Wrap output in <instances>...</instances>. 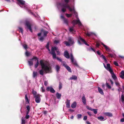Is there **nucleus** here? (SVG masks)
Here are the masks:
<instances>
[{
    "label": "nucleus",
    "instance_id": "31",
    "mask_svg": "<svg viewBox=\"0 0 124 124\" xmlns=\"http://www.w3.org/2000/svg\"><path fill=\"white\" fill-rule=\"evenodd\" d=\"M75 26H73L70 27L69 28V31L71 32H73L74 31L73 28Z\"/></svg>",
    "mask_w": 124,
    "mask_h": 124
},
{
    "label": "nucleus",
    "instance_id": "4",
    "mask_svg": "<svg viewBox=\"0 0 124 124\" xmlns=\"http://www.w3.org/2000/svg\"><path fill=\"white\" fill-rule=\"evenodd\" d=\"M70 55V59L71 60V62L74 65L77 67H78V65L77 62L76 60L74 59L72 54H71Z\"/></svg>",
    "mask_w": 124,
    "mask_h": 124
},
{
    "label": "nucleus",
    "instance_id": "49",
    "mask_svg": "<svg viewBox=\"0 0 124 124\" xmlns=\"http://www.w3.org/2000/svg\"><path fill=\"white\" fill-rule=\"evenodd\" d=\"M62 11L63 12H64L66 11V8H64L62 7Z\"/></svg>",
    "mask_w": 124,
    "mask_h": 124
},
{
    "label": "nucleus",
    "instance_id": "42",
    "mask_svg": "<svg viewBox=\"0 0 124 124\" xmlns=\"http://www.w3.org/2000/svg\"><path fill=\"white\" fill-rule=\"evenodd\" d=\"M86 108L89 110L92 111L93 108H91L89 107L88 106H87L86 107Z\"/></svg>",
    "mask_w": 124,
    "mask_h": 124
},
{
    "label": "nucleus",
    "instance_id": "23",
    "mask_svg": "<svg viewBox=\"0 0 124 124\" xmlns=\"http://www.w3.org/2000/svg\"><path fill=\"white\" fill-rule=\"evenodd\" d=\"M120 77L123 79H124V71L122 70L121 72V75Z\"/></svg>",
    "mask_w": 124,
    "mask_h": 124
},
{
    "label": "nucleus",
    "instance_id": "45",
    "mask_svg": "<svg viewBox=\"0 0 124 124\" xmlns=\"http://www.w3.org/2000/svg\"><path fill=\"white\" fill-rule=\"evenodd\" d=\"M66 16L67 17H71L72 15V14H66Z\"/></svg>",
    "mask_w": 124,
    "mask_h": 124
},
{
    "label": "nucleus",
    "instance_id": "54",
    "mask_svg": "<svg viewBox=\"0 0 124 124\" xmlns=\"http://www.w3.org/2000/svg\"><path fill=\"white\" fill-rule=\"evenodd\" d=\"M56 59L57 60L59 61V62H62V60L61 59H60L58 57H57Z\"/></svg>",
    "mask_w": 124,
    "mask_h": 124
},
{
    "label": "nucleus",
    "instance_id": "39",
    "mask_svg": "<svg viewBox=\"0 0 124 124\" xmlns=\"http://www.w3.org/2000/svg\"><path fill=\"white\" fill-rule=\"evenodd\" d=\"M62 83L60 82H59V90L60 89L62 88Z\"/></svg>",
    "mask_w": 124,
    "mask_h": 124
},
{
    "label": "nucleus",
    "instance_id": "52",
    "mask_svg": "<svg viewBox=\"0 0 124 124\" xmlns=\"http://www.w3.org/2000/svg\"><path fill=\"white\" fill-rule=\"evenodd\" d=\"M101 56L102 57V58L104 59V60L105 61H106V57L104 56L103 54H102Z\"/></svg>",
    "mask_w": 124,
    "mask_h": 124
},
{
    "label": "nucleus",
    "instance_id": "38",
    "mask_svg": "<svg viewBox=\"0 0 124 124\" xmlns=\"http://www.w3.org/2000/svg\"><path fill=\"white\" fill-rule=\"evenodd\" d=\"M25 118L23 117L22 119V124H24L25 123Z\"/></svg>",
    "mask_w": 124,
    "mask_h": 124
},
{
    "label": "nucleus",
    "instance_id": "57",
    "mask_svg": "<svg viewBox=\"0 0 124 124\" xmlns=\"http://www.w3.org/2000/svg\"><path fill=\"white\" fill-rule=\"evenodd\" d=\"M44 39V38L43 37H41L39 39V40L41 41H43Z\"/></svg>",
    "mask_w": 124,
    "mask_h": 124
},
{
    "label": "nucleus",
    "instance_id": "37",
    "mask_svg": "<svg viewBox=\"0 0 124 124\" xmlns=\"http://www.w3.org/2000/svg\"><path fill=\"white\" fill-rule=\"evenodd\" d=\"M106 86L109 89H110L111 88V87L110 85H109L108 83H106Z\"/></svg>",
    "mask_w": 124,
    "mask_h": 124
},
{
    "label": "nucleus",
    "instance_id": "2",
    "mask_svg": "<svg viewBox=\"0 0 124 124\" xmlns=\"http://www.w3.org/2000/svg\"><path fill=\"white\" fill-rule=\"evenodd\" d=\"M32 93L33 94V97L34 98L35 101L37 103H39L41 101L40 96L41 95L40 94L37 93L36 91L32 90Z\"/></svg>",
    "mask_w": 124,
    "mask_h": 124
},
{
    "label": "nucleus",
    "instance_id": "16",
    "mask_svg": "<svg viewBox=\"0 0 124 124\" xmlns=\"http://www.w3.org/2000/svg\"><path fill=\"white\" fill-rule=\"evenodd\" d=\"M79 39L82 42H83L85 45L87 46H89V45L86 42L85 40L82 39L80 36H79Z\"/></svg>",
    "mask_w": 124,
    "mask_h": 124
},
{
    "label": "nucleus",
    "instance_id": "61",
    "mask_svg": "<svg viewBox=\"0 0 124 124\" xmlns=\"http://www.w3.org/2000/svg\"><path fill=\"white\" fill-rule=\"evenodd\" d=\"M119 57L122 59H124V56H123L119 55Z\"/></svg>",
    "mask_w": 124,
    "mask_h": 124
},
{
    "label": "nucleus",
    "instance_id": "11",
    "mask_svg": "<svg viewBox=\"0 0 124 124\" xmlns=\"http://www.w3.org/2000/svg\"><path fill=\"white\" fill-rule=\"evenodd\" d=\"M64 55L66 58L67 59L69 58V54L68 52L67 51H66L64 52Z\"/></svg>",
    "mask_w": 124,
    "mask_h": 124
},
{
    "label": "nucleus",
    "instance_id": "26",
    "mask_svg": "<svg viewBox=\"0 0 124 124\" xmlns=\"http://www.w3.org/2000/svg\"><path fill=\"white\" fill-rule=\"evenodd\" d=\"M61 94H60L57 92L56 94V96L57 98L58 99H60L61 96Z\"/></svg>",
    "mask_w": 124,
    "mask_h": 124
},
{
    "label": "nucleus",
    "instance_id": "30",
    "mask_svg": "<svg viewBox=\"0 0 124 124\" xmlns=\"http://www.w3.org/2000/svg\"><path fill=\"white\" fill-rule=\"evenodd\" d=\"M67 4L68 3H66L65 4H61V6L62 7L64 8H66L67 7V5L68 4Z\"/></svg>",
    "mask_w": 124,
    "mask_h": 124
},
{
    "label": "nucleus",
    "instance_id": "15",
    "mask_svg": "<svg viewBox=\"0 0 124 124\" xmlns=\"http://www.w3.org/2000/svg\"><path fill=\"white\" fill-rule=\"evenodd\" d=\"M110 73L111 74L113 78L115 80H116L117 79V77L115 74L113 72V71H112L110 72Z\"/></svg>",
    "mask_w": 124,
    "mask_h": 124
},
{
    "label": "nucleus",
    "instance_id": "33",
    "mask_svg": "<svg viewBox=\"0 0 124 124\" xmlns=\"http://www.w3.org/2000/svg\"><path fill=\"white\" fill-rule=\"evenodd\" d=\"M22 46L24 48L27 50V49L28 48L27 45L25 44H23V45Z\"/></svg>",
    "mask_w": 124,
    "mask_h": 124
},
{
    "label": "nucleus",
    "instance_id": "46",
    "mask_svg": "<svg viewBox=\"0 0 124 124\" xmlns=\"http://www.w3.org/2000/svg\"><path fill=\"white\" fill-rule=\"evenodd\" d=\"M41 91L43 93L45 92V88L44 86H42L41 88Z\"/></svg>",
    "mask_w": 124,
    "mask_h": 124
},
{
    "label": "nucleus",
    "instance_id": "59",
    "mask_svg": "<svg viewBox=\"0 0 124 124\" xmlns=\"http://www.w3.org/2000/svg\"><path fill=\"white\" fill-rule=\"evenodd\" d=\"M29 116H29V115H27V114H26L25 118L26 119H28L29 118Z\"/></svg>",
    "mask_w": 124,
    "mask_h": 124
},
{
    "label": "nucleus",
    "instance_id": "48",
    "mask_svg": "<svg viewBox=\"0 0 124 124\" xmlns=\"http://www.w3.org/2000/svg\"><path fill=\"white\" fill-rule=\"evenodd\" d=\"M64 42H65V43L66 46H69L70 45V44L69 42H67L66 41H65Z\"/></svg>",
    "mask_w": 124,
    "mask_h": 124
},
{
    "label": "nucleus",
    "instance_id": "36",
    "mask_svg": "<svg viewBox=\"0 0 124 124\" xmlns=\"http://www.w3.org/2000/svg\"><path fill=\"white\" fill-rule=\"evenodd\" d=\"M37 76V72L35 71H33V76L34 78Z\"/></svg>",
    "mask_w": 124,
    "mask_h": 124
},
{
    "label": "nucleus",
    "instance_id": "50",
    "mask_svg": "<svg viewBox=\"0 0 124 124\" xmlns=\"http://www.w3.org/2000/svg\"><path fill=\"white\" fill-rule=\"evenodd\" d=\"M60 41L59 40H55L54 41V43H55L57 44L59 43Z\"/></svg>",
    "mask_w": 124,
    "mask_h": 124
},
{
    "label": "nucleus",
    "instance_id": "55",
    "mask_svg": "<svg viewBox=\"0 0 124 124\" xmlns=\"http://www.w3.org/2000/svg\"><path fill=\"white\" fill-rule=\"evenodd\" d=\"M114 63L115 65H116V66H118V63L114 61Z\"/></svg>",
    "mask_w": 124,
    "mask_h": 124
},
{
    "label": "nucleus",
    "instance_id": "14",
    "mask_svg": "<svg viewBox=\"0 0 124 124\" xmlns=\"http://www.w3.org/2000/svg\"><path fill=\"white\" fill-rule=\"evenodd\" d=\"M50 53L53 55V58L54 59L56 58V54L55 51H54L53 50H51V52H50Z\"/></svg>",
    "mask_w": 124,
    "mask_h": 124
},
{
    "label": "nucleus",
    "instance_id": "62",
    "mask_svg": "<svg viewBox=\"0 0 124 124\" xmlns=\"http://www.w3.org/2000/svg\"><path fill=\"white\" fill-rule=\"evenodd\" d=\"M26 108H27V110H28V111H30V107L29 105L27 106L26 107Z\"/></svg>",
    "mask_w": 124,
    "mask_h": 124
},
{
    "label": "nucleus",
    "instance_id": "12",
    "mask_svg": "<svg viewBox=\"0 0 124 124\" xmlns=\"http://www.w3.org/2000/svg\"><path fill=\"white\" fill-rule=\"evenodd\" d=\"M41 33L42 34H44V36H46L47 35V34L48 33V32L47 31H46L43 29H42L41 30Z\"/></svg>",
    "mask_w": 124,
    "mask_h": 124
},
{
    "label": "nucleus",
    "instance_id": "9",
    "mask_svg": "<svg viewBox=\"0 0 124 124\" xmlns=\"http://www.w3.org/2000/svg\"><path fill=\"white\" fill-rule=\"evenodd\" d=\"M82 102L84 105H86V99L84 94L83 95L82 98Z\"/></svg>",
    "mask_w": 124,
    "mask_h": 124
},
{
    "label": "nucleus",
    "instance_id": "3",
    "mask_svg": "<svg viewBox=\"0 0 124 124\" xmlns=\"http://www.w3.org/2000/svg\"><path fill=\"white\" fill-rule=\"evenodd\" d=\"M71 23L73 24V26H75V25L77 24H78L80 26L82 25V23L78 18V19L77 20H73L72 21Z\"/></svg>",
    "mask_w": 124,
    "mask_h": 124
},
{
    "label": "nucleus",
    "instance_id": "20",
    "mask_svg": "<svg viewBox=\"0 0 124 124\" xmlns=\"http://www.w3.org/2000/svg\"><path fill=\"white\" fill-rule=\"evenodd\" d=\"M98 89L99 93L103 95L104 93L102 90L99 87H98Z\"/></svg>",
    "mask_w": 124,
    "mask_h": 124
},
{
    "label": "nucleus",
    "instance_id": "19",
    "mask_svg": "<svg viewBox=\"0 0 124 124\" xmlns=\"http://www.w3.org/2000/svg\"><path fill=\"white\" fill-rule=\"evenodd\" d=\"M18 3L23 6L25 4V2L22 0H17Z\"/></svg>",
    "mask_w": 124,
    "mask_h": 124
},
{
    "label": "nucleus",
    "instance_id": "41",
    "mask_svg": "<svg viewBox=\"0 0 124 124\" xmlns=\"http://www.w3.org/2000/svg\"><path fill=\"white\" fill-rule=\"evenodd\" d=\"M92 111H93L94 114H96L97 113V109H93Z\"/></svg>",
    "mask_w": 124,
    "mask_h": 124
},
{
    "label": "nucleus",
    "instance_id": "10",
    "mask_svg": "<svg viewBox=\"0 0 124 124\" xmlns=\"http://www.w3.org/2000/svg\"><path fill=\"white\" fill-rule=\"evenodd\" d=\"M107 67H106V69L109 71V72L113 71L112 69L110 67V64L109 63H108L107 64Z\"/></svg>",
    "mask_w": 124,
    "mask_h": 124
},
{
    "label": "nucleus",
    "instance_id": "5",
    "mask_svg": "<svg viewBox=\"0 0 124 124\" xmlns=\"http://www.w3.org/2000/svg\"><path fill=\"white\" fill-rule=\"evenodd\" d=\"M62 63L63 66H64L66 68L68 71L70 72H71L72 71L70 68L68 66L66 62H62Z\"/></svg>",
    "mask_w": 124,
    "mask_h": 124
},
{
    "label": "nucleus",
    "instance_id": "53",
    "mask_svg": "<svg viewBox=\"0 0 124 124\" xmlns=\"http://www.w3.org/2000/svg\"><path fill=\"white\" fill-rule=\"evenodd\" d=\"M121 100L122 101H124V96L122 95L121 97Z\"/></svg>",
    "mask_w": 124,
    "mask_h": 124
},
{
    "label": "nucleus",
    "instance_id": "28",
    "mask_svg": "<svg viewBox=\"0 0 124 124\" xmlns=\"http://www.w3.org/2000/svg\"><path fill=\"white\" fill-rule=\"evenodd\" d=\"M115 84L118 87V88L120 89L121 85H120L118 81H116L115 82Z\"/></svg>",
    "mask_w": 124,
    "mask_h": 124
},
{
    "label": "nucleus",
    "instance_id": "6",
    "mask_svg": "<svg viewBox=\"0 0 124 124\" xmlns=\"http://www.w3.org/2000/svg\"><path fill=\"white\" fill-rule=\"evenodd\" d=\"M25 26L27 27V28L29 29L30 31H31V25L30 23L28 20L25 21Z\"/></svg>",
    "mask_w": 124,
    "mask_h": 124
},
{
    "label": "nucleus",
    "instance_id": "22",
    "mask_svg": "<svg viewBox=\"0 0 124 124\" xmlns=\"http://www.w3.org/2000/svg\"><path fill=\"white\" fill-rule=\"evenodd\" d=\"M70 100H69L67 99V102H66V106L68 108H69L70 107Z\"/></svg>",
    "mask_w": 124,
    "mask_h": 124
},
{
    "label": "nucleus",
    "instance_id": "47",
    "mask_svg": "<svg viewBox=\"0 0 124 124\" xmlns=\"http://www.w3.org/2000/svg\"><path fill=\"white\" fill-rule=\"evenodd\" d=\"M82 115L81 114H79L77 115V118L78 119L80 118H81L82 116Z\"/></svg>",
    "mask_w": 124,
    "mask_h": 124
},
{
    "label": "nucleus",
    "instance_id": "24",
    "mask_svg": "<svg viewBox=\"0 0 124 124\" xmlns=\"http://www.w3.org/2000/svg\"><path fill=\"white\" fill-rule=\"evenodd\" d=\"M64 23L66 25L68 26L69 25V21L68 19L66 18L64 19L63 20Z\"/></svg>",
    "mask_w": 124,
    "mask_h": 124
},
{
    "label": "nucleus",
    "instance_id": "35",
    "mask_svg": "<svg viewBox=\"0 0 124 124\" xmlns=\"http://www.w3.org/2000/svg\"><path fill=\"white\" fill-rule=\"evenodd\" d=\"M56 71L58 72L59 70L60 69V67L58 65H56L55 67Z\"/></svg>",
    "mask_w": 124,
    "mask_h": 124
},
{
    "label": "nucleus",
    "instance_id": "40",
    "mask_svg": "<svg viewBox=\"0 0 124 124\" xmlns=\"http://www.w3.org/2000/svg\"><path fill=\"white\" fill-rule=\"evenodd\" d=\"M73 11L74 12V13L75 14V17H76L78 19V15H77V13H76V11H75V9H74V10H73Z\"/></svg>",
    "mask_w": 124,
    "mask_h": 124
},
{
    "label": "nucleus",
    "instance_id": "29",
    "mask_svg": "<svg viewBox=\"0 0 124 124\" xmlns=\"http://www.w3.org/2000/svg\"><path fill=\"white\" fill-rule=\"evenodd\" d=\"M77 77L75 76H72V77L70 78V79L76 80L77 79Z\"/></svg>",
    "mask_w": 124,
    "mask_h": 124
},
{
    "label": "nucleus",
    "instance_id": "8",
    "mask_svg": "<svg viewBox=\"0 0 124 124\" xmlns=\"http://www.w3.org/2000/svg\"><path fill=\"white\" fill-rule=\"evenodd\" d=\"M46 89L48 91H50L52 93H54L55 92V90L52 87H48Z\"/></svg>",
    "mask_w": 124,
    "mask_h": 124
},
{
    "label": "nucleus",
    "instance_id": "1",
    "mask_svg": "<svg viewBox=\"0 0 124 124\" xmlns=\"http://www.w3.org/2000/svg\"><path fill=\"white\" fill-rule=\"evenodd\" d=\"M44 60H41L40 61V63L41 67L42 69L39 71V74L42 76L44 74V71L46 73L51 72V68L48 66L46 64V62H44Z\"/></svg>",
    "mask_w": 124,
    "mask_h": 124
},
{
    "label": "nucleus",
    "instance_id": "27",
    "mask_svg": "<svg viewBox=\"0 0 124 124\" xmlns=\"http://www.w3.org/2000/svg\"><path fill=\"white\" fill-rule=\"evenodd\" d=\"M25 100L26 101L25 103L26 104H28L29 103L28 99L27 97V95H25Z\"/></svg>",
    "mask_w": 124,
    "mask_h": 124
},
{
    "label": "nucleus",
    "instance_id": "58",
    "mask_svg": "<svg viewBox=\"0 0 124 124\" xmlns=\"http://www.w3.org/2000/svg\"><path fill=\"white\" fill-rule=\"evenodd\" d=\"M53 50L54 51H55V50H57V48L55 47H52V48L51 50Z\"/></svg>",
    "mask_w": 124,
    "mask_h": 124
},
{
    "label": "nucleus",
    "instance_id": "51",
    "mask_svg": "<svg viewBox=\"0 0 124 124\" xmlns=\"http://www.w3.org/2000/svg\"><path fill=\"white\" fill-rule=\"evenodd\" d=\"M109 55H108V56L109 57H114V55L112 54H108Z\"/></svg>",
    "mask_w": 124,
    "mask_h": 124
},
{
    "label": "nucleus",
    "instance_id": "18",
    "mask_svg": "<svg viewBox=\"0 0 124 124\" xmlns=\"http://www.w3.org/2000/svg\"><path fill=\"white\" fill-rule=\"evenodd\" d=\"M104 114L106 116L111 117L113 116L112 113L110 112H106L104 113Z\"/></svg>",
    "mask_w": 124,
    "mask_h": 124
},
{
    "label": "nucleus",
    "instance_id": "7",
    "mask_svg": "<svg viewBox=\"0 0 124 124\" xmlns=\"http://www.w3.org/2000/svg\"><path fill=\"white\" fill-rule=\"evenodd\" d=\"M35 60V61H37L35 65V67L36 68L38 67L39 64L38 59L37 57H33L31 59V60Z\"/></svg>",
    "mask_w": 124,
    "mask_h": 124
},
{
    "label": "nucleus",
    "instance_id": "32",
    "mask_svg": "<svg viewBox=\"0 0 124 124\" xmlns=\"http://www.w3.org/2000/svg\"><path fill=\"white\" fill-rule=\"evenodd\" d=\"M25 55L26 56H29L30 55V53L29 52L26 50V51L25 53Z\"/></svg>",
    "mask_w": 124,
    "mask_h": 124
},
{
    "label": "nucleus",
    "instance_id": "60",
    "mask_svg": "<svg viewBox=\"0 0 124 124\" xmlns=\"http://www.w3.org/2000/svg\"><path fill=\"white\" fill-rule=\"evenodd\" d=\"M87 119V116H84V118H83V120H86Z\"/></svg>",
    "mask_w": 124,
    "mask_h": 124
},
{
    "label": "nucleus",
    "instance_id": "44",
    "mask_svg": "<svg viewBox=\"0 0 124 124\" xmlns=\"http://www.w3.org/2000/svg\"><path fill=\"white\" fill-rule=\"evenodd\" d=\"M98 119L103 120L104 119V117L102 116H99L98 117Z\"/></svg>",
    "mask_w": 124,
    "mask_h": 124
},
{
    "label": "nucleus",
    "instance_id": "25",
    "mask_svg": "<svg viewBox=\"0 0 124 124\" xmlns=\"http://www.w3.org/2000/svg\"><path fill=\"white\" fill-rule=\"evenodd\" d=\"M66 8H68L70 12L73 11V10H74V8H73V9H72L68 4H67Z\"/></svg>",
    "mask_w": 124,
    "mask_h": 124
},
{
    "label": "nucleus",
    "instance_id": "34",
    "mask_svg": "<svg viewBox=\"0 0 124 124\" xmlns=\"http://www.w3.org/2000/svg\"><path fill=\"white\" fill-rule=\"evenodd\" d=\"M18 28L19 30V31L23 34V28L20 27H18Z\"/></svg>",
    "mask_w": 124,
    "mask_h": 124
},
{
    "label": "nucleus",
    "instance_id": "43",
    "mask_svg": "<svg viewBox=\"0 0 124 124\" xmlns=\"http://www.w3.org/2000/svg\"><path fill=\"white\" fill-rule=\"evenodd\" d=\"M93 34L91 32H88L86 34V35L88 36L89 37L91 35Z\"/></svg>",
    "mask_w": 124,
    "mask_h": 124
},
{
    "label": "nucleus",
    "instance_id": "63",
    "mask_svg": "<svg viewBox=\"0 0 124 124\" xmlns=\"http://www.w3.org/2000/svg\"><path fill=\"white\" fill-rule=\"evenodd\" d=\"M100 45L98 43H97L96 45V46L97 47H99Z\"/></svg>",
    "mask_w": 124,
    "mask_h": 124
},
{
    "label": "nucleus",
    "instance_id": "13",
    "mask_svg": "<svg viewBox=\"0 0 124 124\" xmlns=\"http://www.w3.org/2000/svg\"><path fill=\"white\" fill-rule=\"evenodd\" d=\"M101 44L103 46L105 47V48L106 49V50L108 52H109L110 51V48L108 47V46L104 44L103 43H101Z\"/></svg>",
    "mask_w": 124,
    "mask_h": 124
},
{
    "label": "nucleus",
    "instance_id": "17",
    "mask_svg": "<svg viewBox=\"0 0 124 124\" xmlns=\"http://www.w3.org/2000/svg\"><path fill=\"white\" fill-rule=\"evenodd\" d=\"M68 41L70 44H74V40L73 39L71 38H68Z\"/></svg>",
    "mask_w": 124,
    "mask_h": 124
},
{
    "label": "nucleus",
    "instance_id": "56",
    "mask_svg": "<svg viewBox=\"0 0 124 124\" xmlns=\"http://www.w3.org/2000/svg\"><path fill=\"white\" fill-rule=\"evenodd\" d=\"M28 62L31 68V60L30 61H28Z\"/></svg>",
    "mask_w": 124,
    "mask_h": 124
},
{
    "label": "nucleus",
    "instance_id": "64",
    "mask_svg": "<svg viewBox=\"0 0 124 124\" xmlns=\"http://www.w3.org/2000/svg\"><path fill=\"white\" fill-rule=\"evenodd\" d=\"M120 121L121 122H124V118H122L120 119Z\"/></svg>",
    "mask_w": 124,
    "mask_h": 124
},
{
    "label": "nucleus",
    "instance_id": "21",
    "mask_svg": "<svg viewBox=\"0 0 124 124\" xmlns=\"http://www.w3.org/2000/svg\"><path fill=\"white\" fill-rule=\"evenodd\" d=\"M76 106L77 103L76 102H74L71 105V107L72 108H74L76 107Z\"/></svg>",
    "mask_w": 124,
    "mask_h": 124
}]
</instances>
